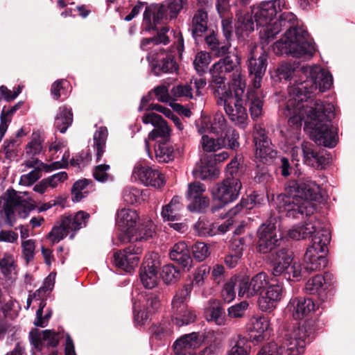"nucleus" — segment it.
I'll use <instances>...</instances> for the list:
<instances>
[{"mask_svg": "<svg viewBox=\"0 0 355 355\" xmlns=\"http://www.w3.org/2000/svg\"><path fill=\"white\" fill-rule=\"evenodd\" d=\"M305 80L289 89V98L284 114L289 117V123L296 128L293 137L299 138L300 121H305L304 131L318 145L334 148L338 142V131L331 124L334 116V106L324 104L312 96L319 91L325 92L333 85L330 72L319 65L306 66L302 68Z\"/></svg>", "mask_w": 355, "mask_h": 355, "instance_id": "obj_1", "label": "nucleus"}, {"mask_svg": "<svg viewBox=\"0 0 355 355\" xmlns=\"http://www.w3.org/2000/svg\"><path fill=\"white\" fill-rule=\"evenodd\" d=\"M296 19L293 12H284L278 20L264 28L261 32V40L268 44L282 28H288L284 36L273 44L275 53L309 58L315 51L314 44L309 39L306 31L301 27H294Z\"/></svg>", "mask_w": 355, "mask_h": 355, "instance_id": "obj_2", "label": "nucleus"}, {"mask_svg": "<svg viewBox=\"0 0 355 355\" xmlns=\"http://www.w3.org/2000/svg\"><path fill=\"white\" fill-rule=\"evenodd\" d=\"M277 220L270 217L258 230L259 237L257 250L262 254L271 252L272 274L273 278L282 277L288 281H299L305 272L300 261L294 259L292 251L282 248L272 252L278 245L279 237L277 236Z\"/></svg>", "mask_w": 355, "mask_h": 355, "instance_id": "obj_3", "label": "nucleus"}, {"mask_svg": "<svg viewBox=\"0 0 355 355\" xmlns=\"http://www.w3.org/2000/svg\"><path fill=\"white\" fill-rule=\"evenodd\" d=\"M320 187L311 180L299 179L286 184L284 193L275 198L273 193H267V198H271L273 205L279 213L293 218L301 216H310L315 209L314 201L320 199Z\"/></svg>", "mask_w": 355, "mask_h": 355, "instance_id": "obj_4", "label": "nucleus"}, {"mask_svg": "<svg viewBox=\"0 0 355 355\" xmlns=\"http://www.w3.org/2000/svg\"><path fill=\"white\" fill-rule=\"evenodd\" d=\"M116 223L122 232L119 236L122 243L147 240L155 233V225L148 217L140 218L137 211L130 208L119 209L116 214Z\"/></svg>", "mask_w": 355, "mask_h": 355, "instance_id": "obj_5", "label": "nucleus"}, {"mask_svg": "<svg viewBox=\"0 0 355 355\" xmlns=\"http://www.w3.org/2000/svg\"><path fill=\"white\" fill-rule=\"evenodd\" d=\"M168 31V27H164L156 37L144 39L141 42V48L143 50L148 51L149 49H152L147 58L153 73L156 76L173 73L178 70L176 62L171 55H165L159 46V44H166L168 43V37L166 35V33Z\"/></svg>", "mask_w": 355, "mask_h": 355, "instance_id": "obj_6", "label": "nucleus"}, {"mask_svg": "<svg viewBox=\"0 0 355 355\" xmlns=\"http://www.w3.org/2000/svg\"><path fill=\"white\" fill-rule=\"evenodd\" d=\"M240 76L235 75V81H239L238 87L234 91L225 92L219 89V94L216 95L218 98V104L223 105L225 113L230 119L236 125L241 128H245L248 122V113L246 109L243 105V99L246 83L241 82Z\"/></svg>", "mask_w": 355, "mask_h": 355, "instance_id": "obj_7", "label": "nucleus"}, {"mask_svg": "<svg viewBox=\"0 0 355 355\" xmlns=\"http://www.w3.org/2000/svg\"><path fill=\"white\" fill-rule=\"evenodd\" d=\"M35 208V202L26 192L8 189L0 198V213L4 215L6 223L11 227L17 220L16 214L26 218Z\"/></svg>", "mask_w": 355, "mask_h": 355, "instance_id": "obj_8", "label": "nucleus"}, {"mask_svg": "<svg viewBox=\"0 0 355 355\" xmlns=\"http://www.w3.org/2000/svg\"><path fill=\"white\" fill-rule=\"evenodd\" d=\"M240 58L237 55H227L224 58L219 60L218 62L214 64L210 69L211 74V87L214 90L215 95L219 94V89L225 92L231 91L232 89L225 84L226 74L233 72L232 78V85L233 89L238 87L239 81H235V75L240 76L241 82H245L243 76L241 73Z\"/></svg>", "mask_w": 355, "mask_h": 355, "instance_id": "obj_9", "label": "nucleus"}, {"mask_svg": "<svg viewBox=\"0 0 355 355\" xmlns=\"http://www.w3.org/2000/svg\"><path fill=\"white\" fill-rule=\"evenodd\" d=\"M330 241V233L328 230L318 232L311 239L304 257V272L311 273L326 267L327 259L325 257V250Z\"/></svg>", "mask_w": 355, "mask_h": 355, "instance_id": "obj_10", "label": "nucleus"}, {"mask_svg": "<svg viewBox=\"0 0 355 355\" xmlns=\"http://www.w3.org/2000/svg\"><path fill=\"white\" fill-rule=\"evenodd\" d=\"M288 123H289V120ZM288 125L290 128L286 130L284 139L286 144L291 146V154L293 159L298 162L300 157H302L305 164L312 167H319L321 164L322 157L314 150L313 144L309 142H302L301 144V148H298L295 146L296 143L300 141V139L302 121L298 128L300 134L299 138L297 139L293 137V132L296 128L295 125L292 123H288Z\"/></svg>", "mask_w": 355, "mask_h": 355, "instance_id": "obj_11", "label": "nucleus"}, {"mask_svg": "<svg viewBox=\"0 0 355 355\" xmlns=\"http://www.w3.org/2000/svg\"><path fill=\"white\" fill-rule=\"evenodd\" d=\"M191 290V284H185L176 291L173 298L171 302L173 322L178 327L189 324L196 319V314L187 309L186 304Z\"/></svg>", "mask_w": 355, "mask_h": 355, "instance_id": "obj_12", "label": "nucleus"}, {"mask_svg": "<svg viewBox=\"0 0 355 355\" xmlns=\"http://www.w3.org/2000/svg\"><path fill=\"white\" fill-rule=\"evenodd\" d=\"M307 335L304 327L284 329L280 336L281 345L279 349L286 355H300L304 353L306 345Z\"/></svg>", "mask_w": 355, "mask_h": 355, "instance_id": "obj_13", "label": "nucleus"}, {"mask_svg": "<svg viewBox=\"0 0 355 355\" xmlns=\"http://www.w3.org/2000/svg\"><path fill=\"white\" fill-rule=\"evenodd\" d=\"M286 8L284 0H272L262 1L251 7L250 12L254 16L257 26H261L260 32L264 28L272 24L271 21L277 12H282ZM261 34V33H259Z\"/></svg>", "mask_w": 355, "mask_h": 355, "instance_id": "obj_14", "label": "nucleus"}, {"mask_svg": "<svg viewBox=\"0 0 355 355\" xmlns=\"http://www.w3.org/2000/svg\"><path fill=\"white\" fill-rule=\"evenodd\" d=\"M253 139L255 146V159L257 162L268 164L273 162L277 152L271 141L268 138L266 130L258 124L254 126Z\"/></svg>", "mask_w": 355, "mask_h": 355, "instance_id": "obj_15", "label": "nucleus"}, {"mask_svg": "<svg viewBox=\"0 0 355 355\" xmlns=\"http://www.w3.org/2000/svg\"><path fill=\"white\" fill-rule=\"evenodd\" d=\"M241 187L238 178L226 177L221 183L212 188L214 200L219 202L220 207H223L238 198Z\"/></svg>", "mask_w": 355, "mask_h": 355, "instance_id": "obj_16", "label": "nucleus"}, {"mask_svg": "<svg viewBox=\"0 0 355 355\" xmlns=\"http://www.w3.org/2000/svg\"><path fill=\"white\" fill-rule=\"evenodd\" d=\"M142 121L145 124H151L155 127L154 130L149 133L148 139H145V146L148 154V139L156 140V141H169L171 130L161 116L154 112L148 113L143 116Z\"/></svg>", "mask_w": 355, "mask_h": 355, "instance_id": "obj_17", "label": "nucleus"}, {"mask_svg": "<svg viewBox=\"0 0 355 355\" xmlns=\"http://www.w3.org/2000/svg\"><path fill=\"white\" fill-rule=\"evenodd\" d=\"M132 178L146 187L159 188L164 184V178L162 173L155 168L142 164L135 165Z\"/></svg>", "mask_w": 355, "mask_h": 355, "instance_id": "obj_18", "label": "nucleus"}, {"mask_svg": "<svg viewBox=\"0 0 355 355\" xmlns=\"http://www.w3.org/2000/svg\"><path fill=\"white\" fill-rule=\"evenodd\" d=\"M282 293V284L279 281L272 278L271 284L267 287L266 291L260 294L258 299L259 309L263 312H272L281 300Z\"/></svg>", "mask_w": 355, "mask_h": 355, "instance_id": "obj_19", "label": "nucleus"}, {"mask_svg": "<svg viewBox=\"0 0 355 355\" xmlns=\"http://www.w3.org/2000/svg\"><path fill=\"white\" fill-rule=\"evenodd\" d=\"M160 267L159 256L156 253L148 254L140 269V279L146 288L155 287L158 282V270Z\"/></svg>", "mask_w": 355, "mask_h": 355, "instance_id": "obj_20", "label": "nucleus"}, {"mask_svg": "<svg viewBox=\"0 0 355 355\" xmlns=\"http://www.w3.org/2000/svg\"><path fill=\"white\" fill-rule=\"evenodd\" d=\"M139 247L130 245L122 251L114 254V263L116 267L126 272H131L137 266L139 261Z\"/></svg>", "mask_w": 355, "mask_h": 355, "instance_id": "obj_21", "label": "nucleus"}, {"mask_svg": "<svg viewBox=\"0 0 355 355\" xmlns=\"http://www.w3.org/2000/svg\"><path fill=\"white\" fill-rule=\"evenodd\" d=\"M271 284L268 277L265 272H259L254 276L249 282L247 279L239 281V295L240 297H250L256 295L262 288L267 287Z\"/></svg>", "mask_w": 355, "mask_h": 355, "instance_id": "obj_22", "label": "nucleus"}, {"mask_svg": "<svg viewBox=\"0 0 355 355\" xmlns=\"http://www.w3.org/2000/svg\"><path fill=\"white\" fill-rule=\"evenodd\" d=\"M270 328V321L268 317L264 315H253L248 324V329L250 340L258 344L267 338V332Z\"/></svg>", "mask_w": 355, "mask_h": 355, "instance_id": "obj_23", "label": "nucleus"}, {"mask_svg": "<svg viewBox=\"0 0 355 355\" xmlns=\"http://www.w3.org/2000/svg\"><path fill=\"white\" fill-rule=\"evenodd\" d=\"M202 342V336L198 333L183 335L173 343L174 355H196V349Z\"/></svg>", "mask_w": 355, "mask_h": 355, "instance_id": "obj_24", "label": "nucleus"}, {"mask_svg": "<svg viewBox=\"0 0 355 355\" xmlns=\"http://www.w3.org/2000/svg\"><path fill=\"white\" fill-rule=\"evenodd\" d=\"M206 190L205 186L195 182L188 185L187 199L190 201L188 208L192 211H200L209 205V198L203 196Z\"/></svg>", "mask_w": 355, "mask_h": 355, "instance_id": "obj_25", "label": "nucleus"}, {"mask_svg": "<svg viewBox=\"0 0 355 355\" xmlns=\"http://www.w3.org/2000/svg\"><path fill=\"white\" fill-rule=\"evenodd\" d=\"M306 66H301L297 62H284L277 68V74L280 78H284L290 81V85L288 88V96L286 97V105L289 98V89L293 86H297L300 82H302V76H303L302 68Z\"/></svg>", "mask_w": 355, "mask_h": 355, "instance_id": "obj_26", "label": "nucleus"}, {"mask_svg": "<svg viewBox=\"0 0 355 355\" xmlns=\"http://www.w3.org/2000/svg\"><path fill=\"white\" fill-rule=\"evenodd\" d=\"M251 12L243 7L236 12L235 33L239 40H245L254 30Z\"/></svg>", "mask_w": 355, "mask_h": 355, "instance_id": "obj_27", "label": "nucleus"}, {"mask_svg": "<svg viewBox=\"0 0 355 355\" xmlns=\"http://www.w3.org/2000/svg\"><path fill=\"white\" fill-rule=\"evenodd\" d=\"M316 309V305L311 298H293L288 305V309L295 320H302L311 315Z\"/></svg>", "mask_w": 355, "mask_h": 355, "instance_id": "obj_28", "label": "nucleus"}, {"mask_svg": "<svg viewBox=\"0 0 355 355\" xmlns=\"http://www.w3.org/2000/svg\"><path fill=\"white\" fill-rule=\"evenodd\" d=\"M228 127L225 116L222 113H216L211 119L206 117L202 119L198 130L200 134L211 133L219 135H223V132Z\"/></svg>", "mask_w": 355, "mask_h": 355, "instance_id": "obj_29", "label": "nucleus"}, {"mask_svg": "<svg viewBox=\"0 0 355 355\" xmlns=\"http://www.w3.org/2000/svg\"><path fill=\"white\" fill-rule=\"evenodd\" d=\"M326 230L321 226L320 221L315 218H311L304 225L294 226L288 232V236L295 240L306 239L312 236V239L318 234V232Z\"/></svg>", "mask_w": 355, "mask_h": 355, "instance_id": "obj_30", "label": "nucleus"}, {"mask_svg": "<svg viewBox=\"0 0 355 355\" xmlns=\"http://www.w3.org/2000/svg\"><path fill=\"white\" fill-rule=\"evenodd\" d=\"M267 53L263 46L254 45L251 47L248 58V70L250 75L257 74L259 69H266Z\"/></svg>", "mask_w": 355, "mask_h": 355, "instance_id": "obj_31", "label": "nucleus"}, {"mask_svg": "<svg viewBox=\"0 0 355 355\" xmlns=\"http://www.w3.org/2000/svg\"><path fill=\"white\" fill-rule=\"evenodd\" d=\"M166 8L164 5L153 4L147 6L144 13L143 25L146 31L155 28L156 26L164 19Z\"/></svg>", "mask_w": 355, "mask_h": 355, "instance_id": "obj_32", "label": "nucleus"}, {"mask_svg": "<svg viewBox=\"0 0 355 355\" xmlns=\"http://www.w3.org/2000/svg\"><path fill=\"white\" fill-rule=\"evenodd\" d=\"M30 337L31 344L38 351L42 350L44 346L55 347L59 341V335L51 330H44L40 332L31 331Z\"/></svg>", "mask_w": 355, "mask_h": 355, "instance_id": "obj_33", "label": "nucleus"}, {"mask_svg": "<svg viewBox=\"0 0 355 355\" xmlns=\"http://www.w3.org/2000/svg\"><path fill=\"white\" fill-rule=\"evenodd\" d=\"M228 157L229 153L226 151H223L220 153L202 158L200 166H199L202 178L205 179L207 176L215 175L218 171L214 165L225 161Z\"/></svg>", "mask_w": 355, "mask_h": 355, "instance_id": "obj_34", "label": "nucleus"}, {"mask_svg": "<svg viewBox=\"0 0 355 355\" xmlns=\"http://www.w3.org/2000/svg\"><path fill=\"white\" fill-rule=\"evenodd\" d=\"M169 257L184 269L189 270L191 266L192 259L190 251L184 241L175 243L171 249Z\"/></svg>", "mask_w": 355, "mask_h": 355, "instance_id": "obj_35", "label": "nucleus"}, {"mask_svg": "<svg viewBox=\"0 0 355 355\" xmlns=\"http://www.w3.org/2000/svg\"><path fill=\"white\" fill-rule=\"evenodd\" d=\"M264 197L257 193L250 195L247 199H242L240 203L231 209L227 213L228 218L234 220L237 216H241L247 213L248 209L253 207V205L261 204Z\"/></svg>", "mask_w": 355, "mask_h": 355, "instance_id": "obj_36", "label": "nucleus"}, {"mask_svg": "<svg viewBox=\"0 0 355 355\" xmlns=\"http://www.w3.org/2000/svg\"><path fill=\"white\" fill-rule=\"evenodd\" d=\"M207 12L202 9L198 10L193 17L190 28L192 36L195 40L202 36L203 33L207 31Z\"/></svg>", "mask_w": 355, "mask_h": 355, "instance_id": "obj_37", "label": "nucleus"}, {"mask_svg": "<svg viewBox=\"0 0 355 355\" xmlns=\"http://www.w3.org/2000/svg\"><path fill=\"white\" fill-rule=\"evenodd\" d=\"M182 209L183 205L180 202V198L175 196L167 205L163 206L161 216L164 221L179 220Z\"/></svg>", "mask_w": 355, "mask_h": 355, "instance_id": "obj_38", "label": "nucleus"}, {"mask_svg": "<svg viewBox=\"0 0 355 355\" xmlns=\"http://www.w3.org/2000/svg\"><path fill=\"white\" fill-rule=\"evenodd\" d=\"M0 272L8 279L15 278L17 274V265L13 254L4 252L0 257Z\"/></svg>", "mask_w": 355, "mask_h": 355, "instance_id": "obj_39", "label": "nucleus"}, {"mask_svg": "<svg viewBox=\"0 0 355 355\" xmlns=\"http://www.w3.org/2000/svg\"><path fill=\"white\" fill-rule=\"evenodd\" d=\"M70 219L61 218L48 234V238L53 244L57 243L66 237L71 231Z\"/></svg>", "mask_w": 355, "mask_h": 355, "instance_id": "obj_40", "label": "nucleus"}, {"mask_svg": "<svg viewBox=\"0 0 355 355\" xmlns=\"http://www.w3.org/2000/svg\"><path fill=\"white\" fill-rule=\"evenodd\" d=\"M73 122L71 109L66 106L60 107L55 117L54 126L61 133H64Z\"/></svg>", "mask_w": 355, "mask_h": 355, "instance_id": "obj_41", "label": "nucleus"}, {"mask_svg": "<svg viewBox=\"0 0 355 355\" xmlns=\"http://www.w3.org/2000/svg\"><path fill=\"white\" fill-rule=\"evenodd\" d=\"M155 154L159 162H168L175 158L173 146L167 141H157L155 145Z\"/></svg>", "mask_w": 355, "mask_h": 355, "instance_id": "obj_42", "label": "nucleus"}, {"mask_svg": "<svg viewBox=\"0 0 355 355\" xmlns=\"http://www.w3.org/2000/svg\"><path fill=\"white\" fill-rule=\"evenodd\" d=\"M108 131L106 127L101 126L94 135V148L96 150V162L101 159L105 149Z\"/></svg>", "mask_w": 355, "mask_h": 355, "instance_id": "obj_43", "label": "nucleus"}, {"mask_svg": "<svg viewBox=\"0 0 355 355\" xmlns=\"http://www.w3.org/2000/svg\"><path fill=\"white\" fill-rule=\"evenodd\" d=\"M205 315L207 321L214 322L218 325L225 324V315L223 309L218 303L214 302L208 306L205 311Z\"/></svg>", "mask_w": 355, "mask_h": 355, "instance_id": "obj_44", "label": "nucleus"}, {"mask_svg": "<svg viewBox=\"0 0 355 355\" xmlns=\"http://www.w3.org/2000/svg\"><path fill=\"white\" fill-rule=\"evenodd\" d=\"M89 217V215L83 211H78L75 215H64L63 218L70 219V229L71 234L69 235V239L74 238L76 232L86 225V223Z\"/></svg>", "mask_w": 355, "mask_h": 355, "instance_id": "obj_45", "label": "nucleus"}, {"mask_svg": "<svg viewBox=\"0 0 355 355\" xmlns=\"http://www.w3.org/2000/svg\"><path fill=\"white\" fill-rule=\"evenodd\" d=\"M201 135L202 138L200 144L203 151L212 153L224 148V143L222 139L214 138L209 136L207 133Z\"/></svg>", "mask_w": 355, "mask_h": 355, "instance_id": "obj_46", "label": "nucleus"}, {"mask_svg": "<svg viewBox=\"0 0 355 355\" xmlns=\"http://www.w3.org/2000/svg\"><path fill=\"white\" fill-rule=\"evenodd\" d=\"M193 230L200 236H213L216 235L215 223L200 218L194 224Z\"/></svg>", "mask_w": 355, "mask_h": 355, "instance_id": "obj_47", "label": "nucleus"}, {"mask_svg": "<svg viewBox=\"0 0 355 355\" xmlns=\"http://www.w3.org/2000/svg\"><path fill=\"white\" fill-rule=\"evenodd\" d=\"M250 103V112L253 119L259 118L262 114L263 102L257 92L250 90L247 94Z\"/></svg>", "mask_w": 355, "mask_h": 355, "instance_id": "obj_48", "label": "nucleus"}, {"mask_svg": "<svg viewBox=\"0 0 355 355\" xmlns=\"http://www.w3.org/2000/svg\"><path fill=\"white\" fill-rule=\"evenodd\" d=\"M142 304L149 313L154 312L159 306V300L157 297L152 293H141L135 300Z\"/></svg>", "mask_w": 355, "mask_h": 355, "instance_id": "obj_49", "label": "nucleus"}, {"mask_svg": "<svg viewBox=\"0 0 355 355\" xmlns=\"http://www.w3.org/2000/svg\"><path fill=\"white\" fill-rule=\"evenodd\" d=\"M143 191L135 187H127L123 191V200L128 204L135 205L141 203L144 198Z\"/></svg>", "mask_w": 355, "mask_h": 355, "instance_id": "obj_50", "label": "nucleus"}, {"mask_svg": "<svg viewBox=\"0 0 355 355\" xmlns=\"http://www.w3.org/2000/svg\"><path fill=\"white\" fill-rule=\"evenodd\" d=\"M218 136V139H222L223 140L224 148H228L230 149L239 148V143L238 139L239 136L233 128L229 126L224 132H223V135L219 134Z\"/></svg>", "mask_w": 355, "mask_h": 355, "instance_id": "obj_51", "label": "nucleus"}, {"mask_svg": "<svg viewBox=\"0 0 355 355\" xmlns=\"http://www.w3.org/2000/svg\"><path fill=\"white\" fill-rule=\"evenodd\" d=\"M326 279L321 275H317L309 279L306 284L305 289L309 294L319 293L327 288Z\"/></svg>", "mask_w": 355, "mask_h": 355, "instance_id": "obj_52", "label": "nucleus"}, {"mask_svg": "<svg viewBox=\"0 0 355 355\" xmlns=\"http://www.w3.org/2000/svg\"><path fill=\"white\" fill-rule=\"evenodd\" d=\"M89 181L86 179L79 180L76 181L71 189L72 200L73 202H79L85 198L89 193L87 187Z\"/></svg>", "mask_w": 355, "mask_h": 355, "instance_id": "obj_53", "label": "nucleus"}, {"mask_svg": "<svg viewBox=\"0 0 355 355\" xmlns=\"http://www.w3.org/2000/svg\"><path fill=\"white\" fill-rule=\"evenodd\" d=\"M171 95L173 99L185 98L187 99L194 98L192 83L191 84H179L173 86L171 89Z\"/></svg>", "mask_w": 355, "mask_h": 355, "instance_id": "obj_54", "label": "nucleus"}, {"mask_svg": "<svg viewBox=\"0 0 355 355\" xmlns=\"http://www.w3.org/2000/svg\"><path fill=\"white\" fill-rule=\"evenodd\" d=\"M230 345V349L227 351V355H248L249 354L246 341L240 336L232 340Z\"/></svg>", "mask_w": 355, "mask_h": 355, "instance_id": "obj_55", "label": "nucleus"}, {"mask_svg": "<svg viewBox=\"0 0 355 355\" xmlns=\"http://www.w3.org/2000/svg\"><path fill=\"white\" fill-rule=\"evenodd\" d=\"M205 42L207 46L214 51H216L217 55H223L227 53L231 44L226 42L225 44L220 46L219 42L214 33L210 34L205 37Z\"/></svg>", "mask_w": 355, "mask_h": 355, "instance_id": "obj_56", "label": "nucleus"}, {"mask_svg": "<svg viewBox=\"0 0 355 355\" xmlns=\"http://www.w3.org/2000/svg\"><path fill=\"white\" fill-rule=\"evenodd\" d=\"M211 62V56L205 51L198 53L193 60V65L196 71L199 73H204Z\"/></svg>", "mask_w": 355, "mask_h": 355, "instance_id": "obj_57", "label": "nucleus"}, {"mask_svg": "<svg viewBox=\"0 0 355 355\" xmlns=\"http://www.w3.org/2000/svg\"><path fill=\"white\" fill-rule=\"evenodd\" d=\"M235 286L239 288V281L231 279L227 282L221 291V297L225 302L230 303L236 297Z\"/></svg>", "mask_w": 355, "mask_h": 355, "instance_id": "obj_58", "label": "nucleus"}, {"mask_svg": "<svg viewBox=\"0 0 355 355\" xmlns=\"http://www.w3.org/2000/svg\"><path fill=\"white\" fill-rule=\"evenodd\" d=\"M21 248L22 257L25 261L26 264H28L35 257V243L32 239L24 241L21 242Z\"/></svg>", "mask_w": 355, "mask_h": 355, "instance_id": "obj_59", "label": "nucleus"}, {"mask_svg": "<svg viewBox=\"0 0 355 355\" xmlns=\"http://www.w3.org/2000/svg\"><path fill=\"white\" fill-rule=\"evenodd\" d=\"M42 150V141L37 134H33L31 141L26 146V155L33 157L40 153Z\"/></svg>", "mask_w": 355, "mask_h": 355, "instance_id": "obj_60", "label": "nucleus"}, {"mask_svg": "<svg viewBox=\"0 0 355 355\" xmlns=\"http://www.w3.org/2000/svg\"><path fill=\"white\" fill-rule=\"evenodd\" d=\"M55 275L50 274L44 280L43 286L37 289L34 293L33 297L37 300H40L51 292L54 286Z\"/></svg>", "mask_w": 355, "mask_h": 355, "instance_id": "obj_61", "label": "nucleus"}, {"mask_svg": "<svg viewBox=\"0 0 355 355\" xmlns=\"http://www.w3.org/2000/svg\"><path fill=\"white\" fill-rule=\"evenodd\" d=\"M248 307V303L246 301L232 305L227 309L228 316L231 318H241L245 315Z\"/></svg>", "mask_w": 355, "mask_h": 355, "instance_id": "obj_62", "label": "nucleus"}, {"mask_svg": "<svg viewBox=\"0 0 355 355\" xmlns=\"http://www.w3.org/2000/svg\"><path fill=\"white\" fill-rule=\"evenodd\" d=\"M42 171L40 168H34L29 173L21 176L19 184L23 186H31L33 184L42 176Z\"/></svg>", "mask_w": 355, "mask_h": 355, "instance_id": "obj_63", "label": "nucleus"}, {"mask_svg": "<svg viewBox=\"0 0 355 355\" xmlns=\"http://www.w3.org/2000/svg\"><path fill=\"white\" fill-rule=\"evenodd\" d=\"M110 167L108 164H99L96 166L93 171L94 178L98 182H104L111 179L108 171Z\"/></svg>", "mask_w": 355, "mask_h": 355, "instance_id": "obj_64", "label": "nucleus"}]
</instances>
